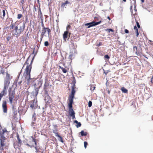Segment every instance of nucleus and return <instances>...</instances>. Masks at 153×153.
I'll return each instance as SVG.
<instances>
[{
  "instance_id": "393cba45",
  "label": "nucleus",
  "mask_w": 153,
  "mask_h": 153,
  "mask_svg": "<svg viewBox=\"0 0 153 153\" xmlns=\"http://www.w3.org/2000/svg\"><path fill=\"white\" fill-rule=\"evenodd\" d=\"M90 90H91V91H94L95 90V87L94 86V85H90Z\"/></svg>"
},
{
  "instance_id": "c03bdc74",
  "label": "nucleus",
  "mask_w": 153,
  "mask_h": 153,
  "mask_svg": "<svg viewBox=\"0 0 153 153\" xmlns=\"http://www.w3.org/2000/svg\"><path fill=\"white\" fill-rule=\"evenodd\" d=\"M2 13H3V15H2L3 17V18L4 19V17L5 15V11L4 10H2Z\"/></svg>"
},
{
  "instance_id": "864d4df0",
  "label": "nucleus",
  "mask_w": 153,
  "mask_h": 153,
  "mask_svg": "<svg viewBox=\"0 0 153 153\" xmlns=\"http://www.w3.org/2000/svg\"><path fill=\"white\" fill-rule=\"evenodd\" d=\"M35 124V121H34V122H32L31 123V126H34V124Z\"/></svg>"
},
{
  "instance_id": "774afa93",
  "label": "nucleus",
  "mask_w": 153,
  "mask_h": 153,
  "mask_svg": "<svg viewBox=\"0 0 153 153\" xmlns=\"http://www.w3.org/2000/svg\"><path fill=\"white\" fill-rule=\"evenodd\" d=\"M101 45V43L100 42V43H99V44H98V46H100V45Z\"/></svg>"
},
{
  "instance_id": "c756f323",
  "label": "nucleus",
  "mask_w": 153,
  "mask_h": 153,
  "mask_svg": "<svg viewBox=\"0 0 153 153\" xmlns=\"http://www.w3.org/2000/svg\"><path fill=\"white\" fill-rule=\"evenodd\" d=\"M1 137H0V140H6V138L4 136V135H0Z\"/></svg>"
},
{
  "instance_id": "7ed1b4c3",
  "label": "nucleus",
  "mask_w": 153,
  "mask_h": 153,
  "mask_svg": "<svg viewBox=\"0 0 153 153\" xmlns=\"http://www.w3.org/2000/svg\"><path fill=\"white\" fill-rule=\"evenodd\" d=\"M25 28V25H19V28L17 26H16L14 30H13L11 31L14 36L18 37L24 31Z\"/></svg>"
},
{
  "instance_id": "dca6fc26",
  "label": "nucleus",
  "mask_w": 153,
  "mask_h": 153,
  "mask_svg": "<svg viewBox=\"0 0 153 153\" xmlns=\"http://www.w3.org/2000/svg\"><path fill=\"white\" fill-rule=\"evenodd\" d=\"M2 132H0V134L1 135H4L5 133H7L8 131H7V129L6 128H4L2 129Z\"/></svg>"
},
{
  "instance_id": "f257e3e1",
  "label": "nucleus",
  "mask_w": 153,
  "mask_h": 153,
  "mask_svg": "<svg viewBox=\"0 0 153 153\" xmlns=\"http://www.w3.org/2000/svg\"><path fill=\"white\" fill-rule=\"evenodd\" d=\"M30 57V56L28 57L23 66V67L26 65H27L23 74V76L25 78L24 82V84L25 86L27 87L28 86L30 87L31 83L35 80L34 78H30V72L32 68V64L33 62L34 57H33L30 64L29 65L28 61L29 60Z\"/></svg>"
},
{
  "instance_id": "412c9836",
  "label": "nucleus",
  "mask_w": 153,
  "mask_h": 153,
  "mask_svg": "<svg viewBox=\"0 0 153 153\" xmlns=\"http://www.w3.org/2000/svg\"><path fill=\"white\" fill-rule=\"evenodd\" d=\"M94 25V22H93L91 23L86 24H85V25H89V26H88V28H89L91 27H92L93 26H94V25Z\"/></svg>"
},
{
  "instance_id": "3c124183",
  "label": "nucleus",
  "mask_w": 153,
  "mask_h": 153,
  "mask_svg": "<svg viewBox=\"0 0 153 153\" xmlns=\"http://www.w3.org/2000/svg\"><path fill=\"white\" fill-rule=\"evenodd\" d=\"M22 82V81L19 82H18L17 85H16V86H17V85H18L19 86L21 85Z\"/></svg>"
},
{
  "instance_id": "2f4dec72",
  "label": "nucleus",
  "mask_w": 153,
  "mask_h": 153,
  "mask_svg": "<svg viewBox=\"0 0 153 153\" xmlns=\"http://www.w3.org/2000/svg\"><path fill=\"white\" fill-rule=\"evenodd\" d=\"M0 74L4 75L5 74V71L4 69L2 68L0 70Z\"/></svg>"
},
{
  "instance_id": "37998d69",
  "label": "nucleus",
  "mask_w": 153,
  "mask_h": 153,
  "mask_svg": "<svg viewBox=\"0 0 153 153\" xmlns=\"http://www.w3.org/2000/svg\"><path fill=\"white\" fill-rule=\"evenodd\" d=\"M77 125L76 126L77 128H78L81 126V124L80 122H78L77 124Z\"/></svg>"
},
{
  "instance_id": "9d476101",
  "label": "nucleus",
  "mask_w": 153,
  "mask_h": 153,
  "mask_svg": "<svg viewBox=\"0 0 153 153\" xmlns=\"http://www.w3.org/2000/svg\"><path fill=\"white\" fill-rule=\"evenodd\" d=\"M36 84H34V86L35 89L34 91L33 92V94L34 96L36 97L38 94L39 89L40 87V86L37 87V88L36 87Z\"/></svg>"
},
{
  "instance_id": "9b49d317",
  "label": "nucleus",
  "mask_w": 153,
  "mask_h": 153,
  "mask_svg": "<svg viewBox=\"0 0 153 153\" xmlns=\"http://www.w3.org/2000/svg\"><path fill=\"white\" fill-rule=\"evenodd\" d=\"M69 102L68 104L69 110L73 109L72 104L73 102V100L68 99Z\"/></svg>"
},
{
  "instance_id": "a211bd4d",
  "label": "nucleus",
  "mask_w": 153,
  "mask_h": 153,
  "mask_svg": "<svg viewBox=\"0 0 153 153\" xmlns=\"http://www.w3.org/2000/svg\"><path fill=\"white\" fill-rule=\"evenodd\" d=\"M69 2L67 0L65 2L62 3V4L61 5V7H65V6H66L67 4H69Z\"/></svg>"
},
{
  "instance_id": "e2e57ef3",
  "label": "nucleus",
  "mask_w": 153,
  "mask_h": 153,
  "mask_svg": "<svg viewBox=\"0 0 153 153\" xmlns=\"http://www.w3.org/2000/svg\"><path fill=\"white\" fill-rule=\"evenodd\" d=\"M74 122L75 123H76V124H77V123H78V121H77V120H75L74 121Z\"/></svg>"
},
{
  "instance_id": "5fc2aeb1",
  "label": "nucleus",
  "mask_w": 153,
  "mask_h": 153,
  "mask_svg": "<svg viewBox=\"0 0 153 153\" xmlns=\"http://www.w3.org/2000/svg\"><path fill=\"white\" fill-rule=\"evenodd\" d=\"M125 32L126 33H129V31L128 30L125 29Z\"/></svg>"
},
{
  "instance_id": "4468645a",
  "label": "nucleus",
  "mask_w": 153,
  "mask_h": 153,
  "mask_svg": "<svg viewBox=\"0 0 153 153\" xmlns=\"http://www.w3.org/2000/svg\"><path fill=\"white\" fill-rule=\"evenodd\" d=\"M136 4V1H134V11H135V13H133V10H132V6H131V7H130V9H131V13L133 15H135L136 14V11H137V10H136V6H135V4Z\"/></svg>"
},
{
  "instance_id": "20e7f679",
  "label": "nucleus",
  "mask_w": 153,
  "mask_h": 153,
  "mask_svg": "<svg viewBox=\"0 0 153 153\" xmlns=\"http://www.w3.org/2000/svg\"><path fill=\"white\" fill-rule=\"evenodd\" d=\"M11 88H9L8 90V99L10 104H13V101L15 100V94L14 91H11Z\"/></svg>"
},
{
  "instance_id": "6e6552de",
  "label": "nucleus",
  "mask_w": 153,
  "mask_h": 153,
  "mask_svg": "<svg viewBox=\"0 0 153 153\" xmlns=\"http://www.w3.org/2000/svg\"><path fill=\"white\" fill-rule=\"evenodd\" d=\"M75 85L74 84L72 87V91L71 95L69 96L68 99L73 100L74 98V95L75 92V91L74 90Z\"/></svg>"
},
{
  "instance_id": "ea45409f",
  "label": "nucleus",
  "mask_w": 153,
  "mask_h": 153,
  "mask_svg": "<svg viewBox=\"0 0 153 153\" xmlns=\"http://www.w3.org/2000/svg\"><path fill=\"white\" fill-rule=\"evenodd\" d=\"M92 105V102L91 101H89L88 103V106L89 107L91 106Z\"/></svg>"
},
{
  "instance_id": "680f3d73",
  "label": "nucleus",
  "mask_w": 153,
  "mask_h": 153,
  "mask_svg": "<svg viewBox=\"0 0 153 153\" xmlns=\"http://www.w3.org/2000/svg\"><path fill=\"white\" fill-rule=\"evenodd\" d=\"M134 30H136L137 29V27L136 26H135L134 27Z\"/></svg>"
},
{
  "instance_id": "de8ad7c7",
  "label": "nucleus",
  "mask_w": 153,
  "mask_h": 153,
  "mask_svg": "<svg viewBox=\"0 0 153 153\" xmlns=\"http://www.w3.org/2000/svg\"><path fill=\"white\" fill-rule=\"evenodd\" d=\"M87 145H88V143L86 142L85 141V142H84V147H85V148H86L87 146Z\"/></svg>"
},
{
  "instance_id": "ddd939ff",
  "label": "nucleus",
  "mask_w": 153,
  "mask_h": 153,
  "mask_svg": "<svg viewBox=\"0 0 153 153\" xmlns=\"http://www.w3.org/2000/svg\"><path fill=\"white\" fill-rule=\"evenodd\" d=\"M44 100L45 102L48 103H49L51 101V99L49 95H47L45 97Z\"/></svg>"
},
{
  "instance_id": "b1692460",
  "label": "nucleus",
  "mask_w": 153,
  "mask_h": 153,
  "mask_svg": "<svg viewBox=\"0 0 153 153\" xmlns=\"http://www.w3.org/2000/svg\"><path fill=\"white\" fill-rule=\"evenodd\" d=\"M80 133L82 136H86L87 134V132H84L83 130Z\"/></svg>"
},
{
  "instance_id": "338daca9",
  "label": "nucleus",
  "mask_w": 153,
  "mask_h": 153,
  "mask_svg": "<svg viewBox=\"0 0 153 153\" xmlns=\"http://www.w3.org/2000/svg\"><path fill=\"white\" fill-rule=\"evenodd\" d=\"M108 94H109L110 93V91L109 90H108Z\"/></svg>"
},
{
  "instance_id": "49530a36",
  "label": "nucleus",
  "mask_w": 153,
  "mask_h": 153,
  "mask_svg": "<svg viewBox=\"0 0 153 153\" xmlns=\"http://www.w3.org/2000/svg\"><path fill=\"white\" fill-rule=\"evenodd\" d=\"M71 26L70 25H68L67 27H66V29L67 30V31H68L71 28Z\"/></svg>"
},
{
  "instance_id": "79ce46f5",
  "label": "nucleus",
  "mask_w": 153,
  "mask_h": 153,
  "mask_svg": "<svg viewBox=\"0 0 153 153\" xmlns=\"http://www.w3.org/2000/svg\"><path fill=\"white\" fill-rule=\"evenodd\" d=\"M49 45V43L48 41H45L44 43V45L45 46H48Z\"/></svg>"
},
{
  "instance_id": "13d9d810",
  "label": "nucleus",
  "mask_w": 153,
  "mask_h": 153,
  "mask_svg": "<svg viewBox=\"0 0 153 153\" xmlns=\"http://www.w3.org/2000/svg\"><path fill=\"white\" fill-rule=\"evenodd\" d=\"M99 54L100 55H101V56H103V52H100L99 53Z\"/></svg>"
},
{
  "instance_id": "39448f33",
  "label": "nucleus",
  "mask_w": 153,
  "mask_h": 153,
  "mask_svg": "<svg viewBox=\"0 0 153 153\" xmlns=\"http://www.w3.org/2000/svg\"><path fill=\"white\" fill-rule=\"evenodd\" d=\"M47 32L48 36H49L51 35V30L49 29V27L44 28H42V32L40 35V43H41V42L44 36H45L46 32Z\"/></svg>"
},
{
  "instance_id": "f8f14e48",
  "label": "nucleus",
  "mask_w": 153,
  "mask_h": 153,
  "mask_svg": "<svg viewBox=\"0 0 153 153\" xmlns=\"http://www.w3.org/2000/svg\"><path fill=\"white\" fill-rule=\"evenodd\" d=\"M46 81H45V84L44 85V89L45 91H47V90L48 89V87L49 85V83L47 81V79H46Z\"/></svg>"
},
{
  "instance_id": "4c0bfd02",
  "label": "nucleus",
  "mask_w": 153,
  "mask_h": 153,
  "mask_svg": "<svg viewBox=\"0 0 153 153\" xmlns=\"http://www.w3.org/2000/svg\"><path fill=\"white\" fill-rule=\"evenodd\" d=\"M17 139L18 140V143L20 144L22 143V141L19 139L18 135L17 136Z\"/></svg>"
},
{
  "instance_id": "1a4fd4ad",
  "label": "nucleus",
  "mask_w": 153,
  "mask_h": 153,
  "mask_svg": "<svg viewBox=\"0 0 153 153\" xmlns=\"http://www.w3.org/2000/svg\"><path fill=\"white\" fill-rule=\"evenodd\" d=\"M71 33H68V31H66L64 32V33L63 35V37L64 40L66 42L67 38L68 37H70Z\"/></svg>"
},
{
  "instance_id": "4d7b16f0",
  "label": "nucleus",
  "mask_w": 153,
  "mask_h": 153,
  "mask_svg": "<svg viewBox=\"0 0 153 153\" xmlns=\"http://www.w3.org/2000/svg\"><path fill=\"white\" fill-rule=\"evenodd\" d=\"M24 1L25 0H21V3L22 5H23L24 4Z\"/></svg>"
},
{
  "instance_id": "2eb2a0df",
  "label": "nucleus",
  "mask_w": 153,
  "mask_h": 153,
  "mask_svg": "<svg viewBox=\"0 0 153 153\" xmlns=\"http://www.w3.org/2000/svg\"><path fill=\"white\" fill-rule=\"evenodd\" d=\"M1 147V150H3V147L5 146V140H0V144Z\"/></svg>"
},
{
  "instance_id": "0eeeda50",
  "label": "nucleus",
  "mask_w": 153,
  "mask_h": 153,
  "mask_svg": "<svg viewBox=\"0 0 153 153\" xmlns=\"http://www.w3.org/2000/svg\"><path fill=\"white\" fill-rule=\"evenodd\" d=\"M2 106L3 112L4 113H7V102L6 100L3 101Z\"/></svg>"
},
{
  "instance_id": "58836bf2",
  "label": "nucleus",
  "mask_w": 153,
  "mask_h": 153,
  "mask_svg": "<svg viewBox=\"0 0 153 153\" xmlns=\"http://www.w3.org/2000/svg\"><path fill=\"white\" fill-rule=\"evenodd\" d=\"M33 119L34 121H35L36 120V114L34 113L33 116Z\"/></svg>"
},
{
  "instance_id": "4be33fe9",
  "label": "nucleus",
  "mask_w": 153,
  "mask_h": 153,
  "mask_svg": "<svg viewBox=\"0 0 153 153\" xmlns=\"http://www.w3.org/2000/svg\"><path fill=\"white\" fill-rule=\"evenodd\" d=\"M59 67L60 69H61L62 71L64 73H66L67 72V70L64 68L61 67L60 65H59Z\"/></svg>"
},
{
  "instance_id": "bf43d9fd",
  "label": "nucleus",
  "mask_w": 153,
  "mask_h": 153,
  "mask_svg": "<svg viewBox=\"0 0 153 153\" xmlns=\"http://www.w3.org/2000/svg\"><path fill=\"white\" fill-rule=\"evenodd\" d=\"M73 82L74 83V84L75 85V78H74L73 81Z\"/></svg>"
},
{
  "instance_id": "a18cd8bd",
  "label": "nucleus",
  "mask_w": 153,
  "mask_h": 153,
  "mask_svg": "<svg viewBox=\"0 0 153 153\" xmlns=\"http://www.w3.org/2000/svg\"><path fill=\"white\" fill-rule=\"evenodd\" d=\"M59 137V140L61 142L63 143V140L62 137L60 136V137Z\"/></svg>"
},
{
  "instance_id": "a19ab883",
  "label": "nucleus",
  "mask_w": 153,
  "mask_h": 153,
  "mask_svg": "<svg viewBox=\"0 0 153 153\" xmlns=\"http://www.w3.org/2000/svg\"><path fill=\"white\" fill-rule=\"evenodd\" d=\"M134 30H135V32L136 33L137 37H138L139 34V32H138V29H137L136 30V29Z\"/></svg>"
},
{
  "instance_id": "0e129e2a",
  "label": "nucleus",
  "mask_w": 153,
  "mask_h": 153,
  "mask_svg": "<svg viewBox=\"0 0 153 153\" xmlns=\"http://www.w3.org/2000/svg\"><path fill=\"white\" fill-rule=\"evenodd\" d=\"M153 79H152V78H151V82L153 84V81L152 80Z\"/></svg>"
},
{
  "instance_id": "69168bd1",
  "label": "nucleus",
  "mask_w": 153,
  "mask_h": 153,
  "mask_svg": "<svg viewBox=\"0 0 153 153\" xmlns=\"http://www.w3.org/2000/svg\"><path fill=\"white\" fill-rule=\"evenodd\" d=\"M107 19H108L109 20H110L111 19L109 16H108Z\"/></svg>"
},
{
  "instance_id": "f704fd0d",
  "label": "nucleus",
  "mask_w": 153,
  "mask_h": 153,
  "mask_svg": "<svg viewBox=\"0 0 153 153\" xmlns=\"http://www.w3.org/2000/svg\"><path fill=\"white\" fill-rule=\"evenodd\" d=\"M39 11L40 12V17L42 18V14L40 7L39 8Z\"/></svg>"
},
{
  "instance_id": "cd10ccee",
  "label": "nucleus",
  "mask_w": 153,
  "mask_h": 153,
  "mask_svg": "<svg viewBox=\"0 0 153 153\" xmlns=\"http://www.w3.org/2000/svg\"><path fill=\"white\" fill-rule=\"evenodd\" d=\"M122 91L124 93H126L128 92V90L124 87H122L121 89Z\"/></svg>"
},
{
  "instance_id": "bb28decb",
  "label": "nucleus",
  "mask_w": 153,
  "mask_h": 153,
  "mask_svg": "<svg viewBox=\"0 0 153 153\" xmlns=\"http://www.w3.org/2000/svg\"><path fill=\"white\" fill-rule=\"evenodd\" d=\"M6 94L2 92V91L0 93V101H1V99Z\"/></svg>"
},
{
  "instance_id": "423d86ee",
  "label": "nucleus",
  "mask_w": 153,
  "mask_h": 153,
  "mask_svg": "<svg viewBox=\"0 0 153 153\" xmlns=\"http://www.w3.org/2000/svg\"><path fill=\"white\" fill-rule=\"evenodd\" d=\"M10 82L8 80H5L4 82V88L1 91L6 94L7 93V90L8 88Z\"/></svg>"
},
{
  "instance_id": "09e8293b",
  "label": "nucleus",
  "mask_w": 153,
  "mask_h": 153,
  "mask_svg": "<svg viewBox=\"0 0 153 153\" xmlns=\"http://www.w3.org/2000/svg\"><path fill=\"white\" fill-rule=\"evenodd\" d=\"M136 24L137 27L139 28H140V26L137 21L136 22Z\"/></svg>"
},
{
  "instance_id": "052dcab7",
  "label": "nucleus",
  "mask_w": 153,
  "mask_h": 153,
  "mask_svg": "<svg viewBox=\"0 0 153 153\" xmlns=\"http://www.w3.org/2000/svg\"><path fill=\"white\" fill-rule=\"evenodd\" d=\"M10 37H7L6 39H7V41H9V38H10Z\"/></svg>"
},
{
  "instance_id": "a878e982",
  "label": "nucleus",
  "mask_w": 153,
  "mask_h": 153,
  "mask_svg": "<svg viewBox=\"0 0 153 153\" xmlns=\"http://www.w3.org/2000/svg\"><path fill=\"white\" fill-rule=\"evenodd\" d=\"M6 94L2 92V91L0 93V101H1V99Z\"/></svg>"
},
{
  "instance_id": "aec40b11",
  "label": "nucleus",
  "mask_w": 153,
  "mask_h": 153,
  "mask_svg": "<svg viewBox=\"0 0 153 153\" xmlns=\"http://www.w3.org/2000/svg\"><path fill=\"white\" fill-rule=\"evenodd\" d=\"M34 102L35 100L32 101L30 102V107L32 108H34Z\"/></svg>"
},
{
  "instance_id": "603ef678",
  "label": "nucleus",
  "mask_w": 153,
  "mask_h": 153,
  "mask_svg": "<svg viewBox=\"0 0 153 153\" xmlns=\"http://www.w3.org/2000/svg\"><path fill=\"white\" fill-rule=\"evenodd\" d=\"M42 26L43 27L42 28H46L44 26V24L43 22H42Z\"/></svg>"
},
{
  "instance_id": "473e14b6",
  "label": "nucleus",
  "mask_w": 153,
  "mask_h": 153,
  "mask_svg": "<svg viewBox=\"0 0 153 153\" xmlns=\"http://www.w3.org/2000/svg\"><path fill=\"white\" fill-rule=\"evenodd\" d=\"M110 58V57L108 56V55H106L104 57V59H105L108 60Z\"/></svg>"
},
{
  "instance_id": "6e6d98bb",
  "label": "nucleus",
  "mask_w": 153,
  "mask_h": 153,
  "mask_svg": "<svg viewBox=\"0 0 153 153\" xmlns=\"http://www.w3.org/2000/svg\"><path fill=\"white\" fill-rule=\"evenodd\" d=\"M75 114H74L72 116H71V117H72V118L73 119L75 118Z\"/></svg>"
},
{
  "instance_id": "f03ea898",
  "label": "nucleus",
  "mask_w": 153,
  "mask_h": 153,
  "mask_svg": "<svg viewBox=\"0 0 153 153\" xmlns=\"http://www.w3.org/2000/svg\"><path fill=\"white\" fill-rule=\"evenodd\" d=\"M26 145L30 147H34L36 153H43V149L40 146L37 145L36 140L34 138H33L29 142V143H27Z\"/></svg>"
},
{
  "instance_id": "72a5a7b5",
  "label": "nucleus",
  "mask_w": 153,
  "mask_h": 153,
  "mask_svg": "<svg viewBox=\"0 0 153 153\" xmlns=\"http://www.w3.org/2000/svg\"><path fill=\"white\" fill-rule=\"evenodd\" d=\"M53 133H54L55 134V136H56L57 137H60V135H59L57 132H56V131H53Z\"/></svg>"
},
{
  "instance_id": "8fccbe9b",
  "label": "nucleus",
  "mask_w": 153,
  "mask_h": 153,
  "mask_svg": "<svg viewBox=\"0 0 153 153\" xmlns=\"http://www.w3.org/2000/svg\"><path fill=\"white\" fill-rule=\"evenodd\" d=\"M133 50L134 51H137V48L136 46H135L134 47H133Z\"/></svg>"
},
{
  "instance_id": "6ab92c4d",
  "label": "nucleus",
  "mask_w": 153,
  "mask_h": 153,
  "mask_svg": "<svg viewBox=\"0 0 153 153\" xmlns=\"http://www.w3.org/2000/svg\"><path fill=\"white\" fill-rule=\"evenodd\" d=\"M69 115L71 116L75 114L73 109L69 110Z\"/></svg>"
},
{
  "instance_id": "c85d7f7f",
  "label": "nucleus",
  "mask_w": 153,
  "mask_h": 153,
  "mask_svg": "<svg viewBox=\"0 0 153 153\" xmlns=\"http://www.w3.org/2000/svg\"><path fill=\"white\" fill-rule=\"evenodd\" d=\"M10 29H13L15 27L13 23V22H11V24L10 25Z\"/></svg>"
},
{
  "instance_id": "c9c22d12",
  "label": "nucleus",
  "mask_w": 153,
  "mask_h": 153,
  "mask_svg": "<svg viewBox=\"0 0 153 153\" xmlns=\"http://www.w3.org/2000/svg\"><path fill=\"white\" fill-rule=\"evenodd\" d=\"M94 22V25H99V24H100L101 22V21H100L99 22Z\"/></svg>"
},
{
  "instance_id": "5701e85b",
  "label": "nucleus",
  "mask_w": 153,
  "mask_h": 153,
  "mask_svg": "<svg viewBox=\"0 0 153 153\" xmlns=\"http://www.w3.org/2000/svg\"><path fill=\"white\" fill-rule=\"evenodd\" d=\"M6 77L7 78V79L6 80H8L9 81H10V76L9 74H8L7 73V71L6 72ZM10 82V81H9Z\"/></svg>"
},
{
  "instance_id": "e433bc0d",
  "label": "nucleus",
  "mask_w": 153,
  "mask_h": 153,
  "mask_svg": "<svg viewBox=\"0 0 153 153\" xmlns=\"http://www.w3.org/2000/svg\"><path fill=\"white\" fill-rule=\"evenodd\" d=\"M22 16V14H19L17 15V18L18 19H21Z\"/></svg>"
},
{
  "instance_id": "f3484780",
  "label": "nucleus",
  "mask_w": 153,
  "mask_h": 153,
  "mask_svg": "<svg viewBox=\"0 0 153 153\" xmlns=\"http://www.w3.org/2000/svg\"><path fill=\"white\" fill-rule=\"evenodd\" d=\"M12 109L14 115L15 116L17 114V110L16 108H15V107L13 105L12 107Z\"/></svg>"
},
{
  "instance_id": "7c9ffc66",
  "label": "nucleus",
  "mask_w": 153,
  "mask_h": 153,
  "mask_svg": "<svg viewBox=\"0 0 153 153\" xmlns=\"http://www.w3.org/2000/svg\"><path fill=\"white\" fill-rule=\"evenodd\" d=\"M105 30L107 31L108 33H109L110 31L113 32H114V30L111 29H107Z\"/></svg>"
}]
</instances>
